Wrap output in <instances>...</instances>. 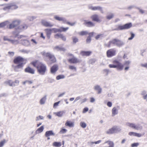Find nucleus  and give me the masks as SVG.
<instances>
[{
    "mask_svg": "<svg viewBox=\"0 0 147 147\" xmlns=\"http://www.w3.org/2000/svg\"><path fill=\"white\" fill-rule=\"evenodd\" d=\"M80 125L83 128H85L86 126V124L85 122H81L80 123Z\"/></svg>",
    "mask_w": 147,
    "mask_h": 147,
    "instance_id": "obj_39",
    "label": "nucleus"
},
{
    "mask_svg": "<svg viewBox=\"0 0 147 147\" xmlns=\"http://www.w3.org/2000/svg\"><path fill=\"white\" fill-rule=\"evenodd\" d=\"M81 99V97L80 96H78L76 98H75V100L74 101V102H76L78 100H79L80 99Z\"/></svg>",
    "mask_w": 147,
    "mask_h": 147,
    "instance_id": "obj_64",
    "label": "nucleus"
},
{
    "mask_svg": "<svg viewBox=\"0 0 147 147\" xmlns=\"http://www.w3.org/2000/svg\"><path fill=\"white\" fill-rule=\"evenodd\" d=\"M21 41V43L24 46L28 47L30 45V43L28 40H22Z\"/></svg>",
    "mask_w": 147,
    "mask_h": 147,
    "instance_id": "obj_25",
    "label": "nucleus"
},
{
    "mask_svg": "<svg viewBox=\"0 0 147 147\" xmlns=\"http://www.w3.org/2000/svg\"><path fill=\"white\" fill-rule=\"evenodd\" d=\"M6 142V140H4L0 142V147H2Z\"/></svg>",
    "mask_w": 147,
    "mask_h": 147,
    "instance_id": "obj_51",
    "label": "nucleus"
},
{
    "mask_svg": "<svg viewBox=\"0 0 147 147\" xmlns=\"http://www.w3.org/2000/svg\"><path fill=\"white\" fill-rule=\"evenodd\" d=\"M42 24L46 27H51L53 26V24H51L50 22H48L45 20L41 21Z\"/></svg>",
    "mask_w": 147,
    "mask_h": 147,
    "instance_id": "obj_15",
    "label": "nucleus"
},
{
    "mask_svg": "<svg viewBox=\"0 0 147 147\" xmlns=\"http://www.w3.org/2000/svg\"><path fill=\"white\" fill-rule=\"evenodd\" d=\"M130 34L131 35V36L128 38V40H132L134 38L135 36L134 34L132 32H130Z\"/></svg>",
    "mask_w": 147,
    "mask_h": 147,
    "instance_id": "obj_47",
    "label": "nucleus"
},
{
    "mask_svg": "<svg viewBox=\"0 0 147 147\" xmlns=\"http://www.w3.org/2000/svg\"><path fill=\"white\" fill-rule=\"evenodd\" d=\"M58 69V66L57 65H54L51 68V73L53 74H55Z\"/></svg>",
    "mask_w": 147,
    "mask_h": 147,
    "instance_id": "obj_20",
    "label": "nucleus"
},
{
    "mask_svg": "<svg viewBox=\"0 0 147 147\" xmlns=\"http://www.w3.org/2000/svg\"><path fill=\"white\" fill-rule=\"evenodd\" d=\"M60 101H58L57 102H55L53 105V107L54 108H56L57 106L59 104V103Z\"/></svg>",
    "mask_w": 147,
    "mask_h": 147,
    "instance_id": "obj_58",
    "label": "nucleus"
},
{
    "mask_svg": "<svg viewBox=\"0 0 147 147\" xmlns=\"http://www.w3.org/2000/svg\"><path fill=\"white\" fill-rule=\"evenodd\" d=\"M111 43H112L117 46L120 47L123 45L125 44V42L121 40L115 39L112 40V41L110 42Z\"/></svg>",
    "mask_w": 147,
    "mask_h": 147,
    "instance_id": "obj_7",
    "label": "nucleus"
},
{
    "mask_svg": "<svg viewBox=\"0 0 147 147\" xmlns=\"http://www.w3.org/2000/svg\"><path fill=\"white\" fill-rule=\"evenodd\" d=\"M107 105L109 107H111L112 105V103L110 102H108L107 104Z\"/></svg>",
    "mask_w": 147,
    "mask_h": 147,
    "instance_id": "obj_63",
    "label": "nucleus"
},
{
    "mask_svg": "<svg viewBox=\"0 0 147 147\" xmlns=\"http://www.w3.org/2000/svg\"><path fill=\"white\" fill-rule=\"evenodd\" d=\"M72 38L73 43H75L78 42V39L77 37L74 36Z\"/></svg>",
    "mask_w": 147,
    "mask_h": 147,
    "instance_id": "obj_42",
    "label": "nucleus"
},
{
    "mask_svg": "<svg viewBox=\"0 0 147 147\" xmlns=\"http://www.w3.org/2000/svg\"><path fill=\"white\" fill-rule=\"evenodd\" d=\"M103 72L106 75H107L109 71V70L108 69H105L103 70Z\"/></svg>",
    "mask_w": 147,
    "mask_h": 147,
    "instance_id": "obj_54",
    "label": "nucleus"
},
{
    "mask_svg": "<svg viewBox=\"0 0 147 147\" xmlns=\"http://www.w3.org/2000/svg\"><path fill=\"white\" fill-rule=\"evenodd\" d=\"M94 89L96 91L98 94H100L102 91V88L100 86L98 85H95L94 88Z\"/></svg>",
    "mask_w": 147,
    "mask_h": 147,
    "instance_id": "obj_17",
    "label": "nucleus"
},
{
    "mask_svg": "<svg viewBox=\"0 0 147 147\" xmlns=\"http://www.w3.org/2000/svg\"><path fill=\"white\" fill-rule=\"evenodd\" d=\"M61 144L60 142H55L53 143V146L56 147H60Z\"/></svg>",
    "mask_w": 147,
    "mask_h": 147,
    "instance_id": "obj_35",
    "label": "nucleus"
},
{
    "mask_svg": "<svg viewBox=\"0 0 147 147\" xmlns=\"http://www.w3.org/2000/svg\"><path fill=\"white\" fill-rule=\"evenodd\" d=\"M94 144V142H88V144L90 146H92L93 144Z\"/></svg>",
    "mask_w": 147,
    "mask_h": 147,
    "instance_id": "obj_61",
    "label": "nucleus"
},
{
    "mask_svg": "<svg viewBox=\"0 0 147 147\" xmlns=\"http://www.w3.org/2000/svg\"><path fill=\"white\" fill-rule=\"evenodd\" d=\"M121 130V127L117 126H114L112 128L106 131L105 133L106 134L110 135L115 133L120 132Z\"/></svg>",
    "mask_w": 147,
    "mask_h": 147,
    "instance_id": "obj_3",
    "label": "nucleus"
},
{
    "mask_svg": "<svg viewBox=\"0 0 147 147\" xmlns=\"http://www.w3.org/2000/svg\"><path fill=\"white\" fill-rule=\"evenodd\" d=\"M10 9H17L18 7L16 5L9 4Z\"/></svg>",
    "mask_w": 147,
    "mask_h": 147,
    "instance_id": "obj_46",
    "label": "nucleus"
},
{
    "mask_svg": "<svg viewBox=\"0 0 147 147\" xmlns=\"http://www.w3.org/2000/svg\"><path fill=\"white\" fill-rule=\"evenodd\" d=\"M12 34L13 35V36H10L11 38H16L17 37H18V38L19 39H20L21 38H24V37H26V36H24L23 35H20V36H19L18 35V34L15 32H12Z\"/></svg>",
    "mask_w": 147,
    "mask_h": 147,
    "instance_id": "obj_13",
    "label": "nucleus"
},
{
    "mask_svg": "<svg viewBox=\"0 0 147 147\" xmlns=\"http://www.w3.org/2000/svg\"><path fill=\"white\" fill-rule=\"evenodd\" d=\"M26 59L24 58L21 56H18L16 57L14 60V63L16 64H21L22 65L26 63Z\"/></svg>",
    "mask_w": 147,
    "mask_h": 147,
    "instance_id": "obj_5",
    "label": "nucleus"
},
{
    "mask_svg": "<svg viewBox=\"0 0 147 147\" xmlns=\"http://www.w3.org/2000/svg\"><path fill=\"white\" fill-rule=\"evenodd\" d=\"M65 113V112L64 111H61L57 112H54L53 113L56 116L59 117H61L63 115L64 113Z\"/></svg>",
    "mask_w": 147,
    "mask_h": 147,
    "instance_id": "obj_23",
    "label": "nucleus"
},
{
    "mask_svg": "<svg viewBox=\"0 0 147 147\" xmlns=\"http://www.w3.org/2000/svg\"><path fill=\"white\" fill-rule=\"evenodd\" d=\"M53 49L54 50L57 51H64L65 50V49L59 46H57L54 47Z\"/></svg>",
    "mask_w": 147,
    "mask_h": 147,
    "instance_id": "obj_27",
    "label": "nucleus"
},
{
    "mask_svg": "<svg viewBox=\"0 0 147 147\" xmlns=\"http://www.w3.org/2000/svg\"><path fill=\"white\" fill-rule=\"evenodd\" d=\"M88 33V32L86 31H84L80 32L79 34L83 36L87 34Z\"/></svg>",
    "mask_w": 147,
    "mask_h": 147,
    "instance_id": "obj_49",
    "label": "nucleus"
},
{
    "mask_svg": "<svg viewBox=\"0 0 147 147\" xmlns=\"http://www.w3.org/2000/svg\"><path fill=\"white\" fill-rule=\"evenodd\" d=\"M20 23V21L18 20H15L10 24L9 25V28L12 29L18 25Z\"/></svg>",
    "mask_w": 147,
    "mask_h": 147,
    "instance_id": "obj_12",
    "label": "nucleus"
},
{
    "mask_svg": "<svg viewBox=\"0 0 147 147\" xmlns=\"http://www.w3.org/2000/svg\"><path fill=\"white\" fill-rule=\"evenodd\" d=\"M91 18L92 20L94 21L97 22H101L97 14H94L92 15Z\"/></svg>",
    "mask_w": 147,
    "mask_h": 147,
    "instance_id": "obj_16",
    "label": "nucleus"
},
{
    "mask_svg": "<svg viewBox=\"0 0 147 147\" xmlns=\"http://www.w3.org/2000/svg\"><path fill=\"white\" fill-rule=\"evenodd\" d=\"M44 129V127L43 126H42L38 128L36 131L35 132L36 134H39L42 132L43 130Z\"/></svg>",
    "mask_w": 147,
    "mask_h": 147,
    "instance_id": "obj_33",
    "label": "nucleus"
},
{
    "mask_svg": "<svg viewBox=\"0 0 147 147\" xmlns=\"http://www.w3.org/2000/svg\"><path fill=\"white\" fill-rule=\"evenodd\" d=\"M141 94L143 96V98L144 99H146L147 102V93L145 91H143L142 92Z\"/></svg>",
    "mask_w": 147,
    "mask_h": 147,
    "instance_id": "obj_34",
    "label": "nucleus"
},
{
    "mask_svg": "<svg viewBox=\"0 0 147 147\" xmlns=\"http://www.w3.org/2000/svg\"><path fill=\"white\" fill-rule=\"evenodd\" d=\"M91 51H82L81 53V54L83 56H89L91 53Z\"/></svg>",
    "mask_w": 147,
    "mask_h": 147,
    "instance_id": "obj_31",
    "label": "nucleus"
},
{
    "mask_svg": "<svg viewBox=\"0 0 147 147\" xmlns=\"http://www.w3.org/2000/svg\"><path fill=\"white\" fill-rule=\"evenodd\" d=\"M65 23H66L67 24H68L71 26H74L76 24V22H74L73 23H71L69 22H67L66 21Z\"/></svg>",
    "mask_w": 147,
    "mask_h": 147,
    "instance_id": "obj_55",
    "label": "nucleus"
},
{
    "mask_svg": "<svg viewBox=\"0 0 147 147\" xmlns=\"http://www.w3.org/2000/svg\"><path fill=\"white\" fill-rule=\"evenodd\" d=\"M87 99L86 98H84V99H81L80 101V102L81 104H82L83 103L85 102L86 101H87Z\"/></svg>",
    "mask_w": 147,
    "mask_h": 147,
    "instance_id": "obj_59",
    "label": "nucleus"
},
{
    "mask_svg": "<svg viewBox=\"0 0 147 147\" xmlns=\"http://www.w3.org/2000/svg\"><path fill=\"white\" fill-rule=\"evenodd\" d=\"M118 113V109L116 107H113L112 110V116L113 117Z\"/></svg>",
    "mask_w": 147,
    "mask_h": 147,
    "instance_id": "obj_24",
    "label": "nucleus"
},
{
    "mask_svg": "<svg viewBox=\"0 0 147 147\" xmlns=\"http://www.w3.org/2000/svg\"><path fill=\"white\" fill-rule=\"evenodd\" d=\"M69 69H70L74 70L75 71H76V68L74 66L69 65Z\"/></svg>",
    "mask_w": 147,
    "mask_h": 147,
    "instance_id": "obj_40",
    "label": "nucleus"
},
{
    "mask_svg": "<svg viewBox=\"0 0 147 147\" xmlns=\"http://www.w3.org/2000/svg\"><path fill=\"white\" fill-rule=\"evenodd\" d=\"M20 51L21 52L26 54H28L30 52V51L29 50L24 49L20 50Z\"/></svg>",
    "mask_w": 147,
    "mask_h": 147,
    "instance_id": "obj_48",
    "label": "nucleus"
},
{
    "mask_svg": "<svg viewBox=\"0 0 147 147\" xmlns=\"http://www.w3.org/2000/svg\"><path fill=\"white\" fill-rule=\"evenodd\" d=\"M69 29L68 27H67L66 28H64L63 27H61L60 28V29H61L62 31L65 32L67 30Z\"/></svg>",
    "mask_w": 147,
    "mask_h": 147,
    "instance_id": "obj_57",
    "label": "nucleus"
},
{
    "mask_svg": "<svg viewBox=\"0 0 147 147\" xmlns=\"http://www.w3.org/2000/svg\"><path fill=\"white\" fill-rule=\"evenodd\" d=\"M132 24L131 23L126 24L123 26H119L117 28L115 29V30H121L126 29H128L132 26Z\"/></svg>",
    "mask_w": 147,
    "mask_h": 147,
    "instance_id": "obj_8",
    "label": "nucleus"
},
{
    "mask_svg": "<svg viewBox=\"0 0 147 147\" xmlns=\"http://www.w3.org/2000/svg\"><path fill=\"white\" fill-rule=\"evenodd\" d=\"M5 83L8 84L10 86H12L13 84V82L11 80L7 81L5 82Z\"/></svg>",
    "mask_w": 147,
    "mask_h": 147,
    "instance_id": "obj_52",
    "label": "nucleus"
},
{
    "mask_svg": "<svg viewBox=\"0 0 147 147\" xmlns=\"http://www.w3.org/2000/svg\"><path fill=\"white\" fill-rule=\"evenodd\" d=\"M52 31L55 33H56L58 32H61L62 30L61 29H56L55 28H52Z\"/></svg>",
    "mask_w": 147,
    "mask_h": 147,
    "instance_id": "obj_38",
    "label": "nucleus"
},
{
    "mask_svg": "<svg viewBox=\"0 0 147 147\" xmlns=\"http://www.w3.org/2000/svg\"><path fill=\"white\" fill-rule=\"evenodd\" d=\"M129 136H136L138 137H140L142 136V135L141 134L138 133L134 132H130L128 133Z\"/></svg>",
    "mask_w": 147,
    "mask_h": 147,
    "instance_id": "obj_18",
    "label": "nucleus"
},
{
    "mask_svg": "<svg viewBox=\"0 0 147 147\" xmlns=\"http://www.w3.org/2000/svg\"><path fill=\"white\" fill-rule=\"evenodd\" d=\"M114 16V15L113 13H110L109 15H108L106 16V18L107 19L110 20Z\"/></svg>",
    "mask_w": 147,
    "mask_h": 147,
    "instance_id": "obj_37",
    "label": "nucleus"
},
{
    "mask_svg": "<svg viewBox=\"0 0 147 147\" xmlns=\"http://www.w3.org/2000/svg\"><path fill=\"white\" fill-rule=\"evenodd\" d=\"M67 131V130L66 129L62 128L60 131V133L61 134H63L65 133Z\"/></svg>",
    "mask_w": 147,
    "mask_h": 147,
    "instance_id": "obj_50",
    "label": "nucleus"
},
{
    "mask_svg": "<svg viewBox=\"0 0 147 147\" xmlns=\"http://www.w3.org/2000/svg\"><path fill=\"white\" fill-rule=\"evenodd\" d=\"M125 125L132 129L137 130H141L142 129V126L140 124H136V123L127 122Z\"/></svg>",
    "mask_w": 147,
    "mask_h": 147,
    "instance_id": "obj_4",
    "label": "nucleus"
},
{
    "mask_svg": "<svg viewBox=\"0 0 147 147\" xmlns=\"http://www.w3.org/2000/svg\"><path fill=\"white\" fill-rule=\"evenodd\" d=\"M116 51L114 49H111L108 50L107 53V56L109 57L115 55Z\"/></svg>",
    "mask_w": 147,
    "mask_h": 147,
    "instance_id": "obj_11",
    "label": "nucleus"
},
{
    "mask_svg": "<svg viewBox=\"0 0 147 147\" xmlns=\"http://www.w3.org/2000/svg\"><path fill=\"white\" fill-rule=\"evenodd\" d=\"M65 76L63 75H59L57 76L56 77L57 80H58L61 79H63L64 78Z\"/></svg>",
    "mask_w": 147,
    "mask_h": 147,
    "instance_id": "obj_45",
    "label": "nucleus"
},
{
    "mask_svg": "<svg viewBox=\"0 0 147 147\" xmlns=\"http://www.w3.org/2000/svg\"><path fill=\"white\" fill-rule=\"evenodd\" d=\"M102 34H99L95 38L96 39H98L102 37Z\"/></svg>",
    "mask_w": 147,
    "mask_h": 147,
    "instance_id": "obj_60",
    "label": "nucleus"
},
{
    "mask_svg": "<svg viewBox=\"0 0 147 147\" xmlns=\"http://www.w3.org/2000/svg\"><path fill=\"white\" fill-rule=\"evenodd\" d=\"M130 63V61H126L124 62V63L123 65H124V66H128V65Z\"/></svg>",
    "mask_w": 147,
    "mask_h": 147,
    "instance_id": "obj_53",
    "label": "nucleus"
},
{
    "mask_svg": "<svg viewBox=\"0 0 147 147\" xmlns=\"http://www.w3.org/2000/svg\"><path fill=\"white\" fill-rule=\"evenodd\" d=\"M65 125L69 127H72L74 126V123L69 121H67L65 123Z\"/></svg>",
    "mask_w": 147,
    "mask_h": 147,
    "instance_id": "obj_30",
    "label": "nucleus"
},
{
    "mask_svg": "<svg viewBox=\"0 0 147 147\" xmlns=\"http://www.w3.org/2000/svg\"><path fill=\"white\" fill-rule=\"evenodd\" d=\"M33 65L36 67L39 73L42 75L44 74L46 71V67L45 65L42 63H39L37 61L32 63Z\"/></svg>",
    "mask_w": 147,
    "mask_h": 147,
    "instance_id": "obj_1",
    "label": "nucleus"
},
{
    "mask_svg": "<svg viewBox=\"0 0 147 147\" xmlns=\"http://www.w3.org/2000/svg\"><path fill=\"white\" fill-rule=\"evenodd\" d=\"M69 56H72V58L68 59V61L71 63H76L80 62V61L78 59L74 57L71 54H68Z\"/></svg>",
    "mask_w": 147,
    "mask_h": 147,
    "instance_id": "obj_9",
    "label": "nucleus"
},
{
    "mask_svg": "<svg viewBox=\"0 0 147 147\" xmlns=\"http://www.w3.org/2000/svg\"><path fill=\"white\" fill-rule=\"evenodd\" d=\"M42 55L45 56L49 57L50 61V64L55 62L56 61V58L54 55L50 53L43 52L42 53Z\"/></svg>",
    "mask_w": 147,
    "mask_h": 147,
    "instance_id": "obj_6",
    "label": "nucleus"
},
{
    "mask_svg": "<svg viewBox=\"0 0 147 147\" xmlns=\"http://www.w3.org/2000/svg\"><path fill=\"white\" fill-rule=\"evenodd\" d=\"M25 71L26 72L29 73L30 74H34L35 71L33 69L30 67H28L25 69Z\"/></svg>",
    "mask_w": 147,
    "mask_h": 147,
    "instance_id": "obj_19",
    "label": "nucleus"
},
{
    "mask_svg": "<svg viewBox=\"0 0 147 147\" xmlns=\"http://www.w3.org/2000/svg\"><path fill=\"white\" fill-rule=\"evenodd\" d=\"M27 28V26L24 24L20 26V29L22 30H24L26 29Z\"/></svg>",
    "mask_w": 147,
    "mask_h": 147,
    "instance_id": "obj_44",
    "label": "nucleus"
},
{
    "mask_svg": "<svg viewBox=\"0 0 147 147\" xmlns=\"http://www.w3.org/2000/svg\"><path fill=\"white\" fill-rule=\"evenodd\" d=\"M93 32H92L89 34V36L86 39V42L87 43H89L91 41V36L93 34Z\"/></svg>",
    "mask_w": 147,
    "mask_h": 147,
    "instance_id": "obj_36",
    "label": "nucleus"
},
{
    "mask_svg": "<svg viewBox=\"0 0 147 147\" xmlns=\"http://www.w3.org/2000/svg\"><path fill=\"white\" fill-rule=\"evenodd\" d=\"M54 135L55 134L52 130L47 131L46 132L45 134V136L46 137H48Z\"/></svg>",
    "mask_w": 147,
    "mask_h": 147,
    "instance_id": "obj_29",
    "label": "nucleus"
},
{
    "mask_svg": "<svg viewBox=\"0 0 147 147\" xmlns=\"http://www.w3.org/2000/svg\"><path fill=\"white\" fill-rule=\"evenodd\" d=\"M5 25V22L2 23L0 24V28L3 27Z\"/></svg>",
    "mask_w": 147,
    "mask_h": 147,
    "instance_id": "obj_62",
    "label": "nucleus"
},
{
    "mask_svg": "<svg viewBox=\"0 0 147 147\" xmlns=\"http://www.w3.org/2000/svg\"><path fill=\"white\" fill-rule=\"evenodd\" d=\"M62 34H57L55 35V37L57 39L62 37Z\"/></svg>",
    "mask_w": 147,
    "mask_h": 147,
    "instance_id": "obj_43",
    "label": "nucleus"
},
{
    "mask_svg": "<svg viewBox=\"0 0 147 147\" xmlns=\"http://www.w3.org/2000/svg\"><path fill=\"white\" fill-rule=\"evenodd\" d=\"M55 19L56 20L59 21H62L64 23H65L66 22V20L64 18L60 17L58 16H56L54 17Z\"/></svg>",
    "mask_w": 147,
    "mask_h": 147,
    "instance_id": "obj_21",
    "label": "nucleus"
},
{
    "mask_svg": "<svg viewBox=\"0 0 147 147\" xmlns=\"http://www.w3.org/2000/svg\"><path fill=\"white\" fill-rule=\"evenodd\" d=\"M3 40L5 41H8L12 44L15 45L18 44L19 43V42L17 40L11 39L6 36L4 37Z\"/></svg>",
    "mask_w": 147,
    "mask_h": 147,
    "instance_id": "obj_10",
    "label": "nucleus"
},
{
    "mask_svg": "<svg viewBox=\"0 0 147 147\" xmlns=\"http://www.w3.org/2000/svg\"><path fill=\"white\" fill-rule=\"evenodd\" d=\"M139 145V143H134L131 144V146L132 147H137Z\"/></svg>",
    "mask_w": 147,
    "mask_h": 147,
    "instance_id": "obj_56",
    "label": "nucleus"
},
{
    "mask_svg": "<svg viewBox=\"0 0 147 147\" xmlns=\"http://www.w3.org/2000/svg\"><path fill=\"white\" fill-rule=\"evenodd\" d=\"M23 65H22L21 64H17V65L14 67V69L16 71H20V69L22 68Z\"/></svg>",
    "mask_w": 147,
    "mask_h": 147,
    "instance_id": "obj_22",
    "label": "nucleus"
},
{
    "mask_svg": "<svg viewBox=\"0 0 147 147\" xmlns=\"http://www.w3.org/2000/svg\"><path fill=\"white\" fill-rule=\"evenodd\" d=\"M47 99V96L45 95L40 100V103L41 105L44 104Z\"/></svg>",
    "mask_w": 147,
    "mask_h": 147,
    "instance_id": "obj_32",
    "label": "nucleus"
},
{
    "mask_svg": "<svg viewBox=\"0 0 147 147\" xmlns=\"http://www.w3.org/2000/svg\"><path fill=\"white\" fill-rule=\"evenodd\" d=\"M84 24L86 26L89 27L94 26L95 25L94 23L91 22H86Z\"/></svg>",
    "mask_w": 147,
    "mask_h": 147,
    "instance_id": "obj_26",
    "label": "nucleus"
},
{
    "mask_svg": "<svg viewBox=\"0 0 147 147\" xmlns=\"http://www.w3.org/2000/svg\"><path fill=\"white\" fill-rule=\"evenodd\" d=\"M10 9L9 4L6 5L3 8V9L5 11H7Z\"/></svg>",
    "mask_w": 147,
    "mask_h": 147,
    "instance_id": "obj_41",
    "label": "nucleus"
},
{
    "mask_svg": "<svg viewBox=\"0 0 147 147\" xmlns=\"http://www.w3.org/2000/svg\"><path fill=\"white\" fill-rule=\"evenodd\" d=\"M45 31L46 32L47 37L49 38H50V36L51 34L52 31H53L52 29H47L45 30Z\"/></svg>",
    "mask_w": 147,
    "mask_h": 147,
    "instance_id": "obj_28",
    "label": "nucleus"
},
{
    "mask_svg": "<svg viewBox=\"0 0 147 147\" xmlns=\"http://www.w3.org/2000/svg\"><path fill=\"white\" fill-rule=\"evenodd\" d=\"M89 9L93 10H98L100 11L101 13H103L102 8L100 6L93 7L92 6H89Z\"/></svg>",
    "mask_w": 147,
    "mask_h": 147,
    "instance_id": "obj_14",
    "label": "nucleus"
},
{
    "mask_svg": "<svg viewBox=\"0 0 147 147\" xmlns=\"http://www.w3.org/2000/svg\"><path fill=\"white\" fill-rule=\"evenodd\" d=\"M113 64H109V67L110 68H117L118 70H121L123 69V65L119 61L114 60L113 61Z\"/></svg>",
    "mask_w": 147,
    "mask_h": 147,
    "instance_id": "obj_2",
    "label": "nucleus"
}]
</instances>
